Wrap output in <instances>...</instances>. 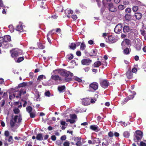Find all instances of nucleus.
Masks as SVG:
<instances>
[{
  "label": "nucleus",
  "instance_id": "393cba45",
  "mask_svg": "<svg viewBox=\"0 0 146 146\" xmlns=\"http://www.w3.org/2000/svg\"><path fill=\"white\" fill-rule=\"evenodd\" d=\"M2 46L3 47L5 48H7L9 47V46L12 47V45L9 44L7 43L6 42H4L3 43Z\"/></svg>",
  "mask_w": 146,
  "mask_h": 146
},
{
  "label": "nucleus",
  "instance_id": "4be33fe9",
  "mask_svg": "<svg viewBox=\"0 0 146 146\" xmlns=\"http://www.w3.org/2000/svg\"><path fill=\"white\" fill-rule=\"evenodd\" d=\"M36 139L39 141H41L43 140V138L42 134V133H38L37 135Z\"/></svg>",
  "mask_w": 146,
  "mask_h": 146
},
{
  "label": "nucleus",
  "instance_id": "bb28decb",
  "mask_svg": "<svg viewBox=\"0 0 146 146\" xmlns=\"http://www.w3.org/2000/svg\"><path fill=\"white\" fill-rule=\"evenodd\" d=\"M135 16L137 19H139L141 18L142 17V14L140 13H137L135 14Z\"/></svg>",
  "mask_w": 146,
  "mask_h": 146
},
{
  "label": "nucleus",
  "instance_id": "4468645a",
  "mask_svg": "<svg viewBox=\"0 0 146 146\" xmlns=\"http://www.w3.org/2000/svg\"><path fill=\"white\" fill-rule=\"evenodd\" d=\"M18 92H17L16 91L15 92L12 94H10L9 98L10 100H12V99L14 98L15 97H16L17 98H19V94L18 95Z\"/></svg>",
  "mask_w": 146,
  "mask_h": 146
},
{
  "label": "nucleus",
  "instance_id": "3c124183",
  "mask_svg": "<svg viewBox=\"0 0 146 146\" xmlns=\"http://www.w3.org/2000/svg\"><path fill=\"white\" fill-rule=\"evenodd\" d=\"M138 9V7L137 6H134L133 7L132 10L134 12L136 11Z\"/></svg>",
  "mask_w": 146,
  "mask_h": 146
},
{
  "label": "nucleus",
  "instance_id": "c85d7f7f",
  "mask_svg": "<svg viewBox=\"0 0 146 146\" xmlns=\"http://www.w3.org/2000/svg\"><path fill=\"white\" fill-rule=\"evenodd\" d=\"M98 143L100 144L101 143L100 141L98 138H94L93 139V144H95L96 143Z\"/></svg>",
  "mask_w": 146,
  "mask_h": 146
},
{
  "label": "nucleus",
  "instance_id": "864d4df0",
  "mask_svg": "<svg viewBox=\"0 0 146 146\" xmlns=\"http://www.w3.org/2000/svg\"><path fill=\"white\" fill-rule=\"evenodd\" d=\"M129 100L128 99V97H127L125 98L123 101L122 102V104H125L126 102H127V101Z\"/></svg>",
  "mask_w": 146,
  "mask_h": 146
},
{
  "label": "nucleus",
  "instance_id": "bf43d9fd",
  "mask_svg": "<svg viewBox=\"0 0 146 146\" xmlns=\"http://www.w3.org/2000/svg\"><path fill=\"white\" fill-rule=\"evenodd\" d=\"M70 143L68 141H65L63 144L64 146H69Z\"/></svg>",
  "mask_w": 146,
  "mask_h": 146
},
{
  "label": "nucleus",
  "instance_id": "e2e57ef3",
  "mask_svg": "<svg viewBox=\"0 0 146 146\" xmlns=\"http://www.w3.org/2000/svg\"><path fill=\"white\" fill-rule=\"evenodd\" d=\"M74 79L76 80L79 82H80L82 81V80L80 78H78V77H75Z\"/></svg>",
  "mask_w": 146,
  "mask_h": 146
},
{
  "label": "nucleus",
  "instance_id": "680f3d73",
  "mask_svg": "<svg viewBox=\"0 0 146 146\" xmlns=\"http://www.w3.org/2000/svg\"><path fill=\"white\" fill-rule=\"evenodd\" d=\"M125 18L127 20H129L131 18V16L130 15L126 14L125 15Z\"/></svg>",
  "mask_w": 146,
  "mask_h": 146
},
{
  "label": "nucleus",
  "instance_id": "a18cd8bd",
  "mask_svg": "<svg viewBox=\"0 0 146 146\" xmlns=\"http://www.w3.org/2000/svg\"><path fill=\"white\" fill-rule=\"evenodd\" d=\"M30 114V117L31 118H34L36 116L35 113L34 112H31L29 113Z\"/></svg>",
  "mask_w": 146,
  "mask_h": 146
},
{
  "label": "nucleus",
  "instance_id": "79ce46f5",
  "mask_svg": "<svg viewBox=\"0 0 146 146\" xmlns=\"http://www.w3.org/2000/svg\"><path fill=\"white\" fill-rule=\"evenodd\" d=\"M137 49L140 50L141 48V44L140 42H139L135 45Z\"/></svg>",
  "mask_w": 146,
  "mask_h": 146
},
{
  "label": "nucleus",
  "instance_id": "8fccbe9b",
  "mask_svg": "<svg viewBox=\"0 0 146 146\" xmlns=\"http://www.w3.org/2000/svg\"><path fill=\"white\" fill-rule=\"evenodd\" d=\"M44 94L45 96L48 97H49L50 96V93L49 91L46 92H45Z\"/></svg>",
  "mask_w": 146,
  "mask_h": 146
},
{
  "label": "nucleus",
  "instance_id": "dca6fc26",
  "mask_svg": "<svg viewBox=\"0 0 146 146\" xmlns=\"http://www.w3.org/2000/svg\"><path fill=\"white\" fill-rule=\"evenodd\" d=\"M51 78L53 80L57 81L58 80H62L61 78L59 76L57 75H52L51 77Z\"/></svg>",
  "mask_w": 146,
  "mask_h": 146
},
{
  "label": "nucleus",
  "instance_id": "6e6552de",
  "mask_svg": "<svg viewBox=\"0 0 146 146\" xmlns=\"http://www.w3.org/2000/svg\"><path fill=\"white\" fill-rule=\"evenodd\" d=\"M130 44V40L128 39L124 40L121 43L122 48L123 49Z\"/></svg>",
  "mask_w": 146,
  "mask_h": 146
},
{
  "label": "nucleus",
  "instance_id": "58836bf2",
  "mask_svg": "<svg viewBox=\"0 0 146 146\" xmlns=\"http://www.w3.org/2000/svg\"><path fill=\"white\" fill-rule=\"evenodd\" d=\"M24 59V57H21L19 58L17 60H15V62H20Z\"/></svg>",
  "mask_w": 146,
  "mask_h": 146
},
{
  "label": "nucleus",
  "instance_id": "423d86ee",
  "mask_svg": "<svg viewBox=\"0 0 146 146\" xmlns=\"http://www.w3.org/2000/svg\"><path fill=\"white\" fill-rule=\"evenodd\" d=\"M117 41V39H115L112 36H110L108 37V39H106V42L110 43H113L116 42Z\"/></svg>",
  "mask_w": 146,
  "mask_h": 146
},
{
  "label": "nucleus",
  "instance_id": "f8f14e48",
  "mask_svg": "<svg viewBox=\"0 0 146 146\" xmlns=\"http://www.w3.org/2000/svg\"><path fill=\"white\" fill-rule=\"evenodd\" d=\"M92 62L91 60L89 59H84L82 60L81 62L83 65H89Z\"/></svg>",
  "mask_w": 146,
  "mask_h": 146
},
{
  "label": "nucleus",
  "instance_id": "5fc2aeb1",
  "mask_svg": "<svg viewBox=\"0 0 146 146\" xmlns=\"http://www.w3.org/2000/svg\"><path fill=\"white\" fill-rule=\"evenodd\" d=\"M131 9L130 8H127L125 10V12L127 13H129L131 12Z\"/></svg>",
  "mask_w": 146,
  "mask_h": 146
},
{
  "label": "nucleus",
  "instance_id": "9d476101",
  "mask_svg": "<svg viewBox=\"0 0 146 146\" xmlns=\"http://www.w3.org/2000/svg\"><path fill=\"white\" fill-rule=\"evenodd\" d=\"M100 85L103 88H106L109 86V82L107 80H104L101 82Z\"/></svg>",
  "mask_w": 146,
  "mask_h": 146
},
{
  "label": "nucleus",
  "instance_id": "49530a36",
  "mask_svg": "<svg viewBox=\"0 0 146 146\" xmlns=\"http://www.w3.org/2000/svg\"><path fill=\"white\" fill-rule=\"evenodd\" d=\"M81 138L80 137H76L74 138V141L76 142H80V141Z\"/></svg>",
  "mask_w": 146,
  "mask_h": 146
},
{
  "label": "nucleus",
  "instance_id": "ea45409f",
  "mask_svg": "<svg viewBox=\"0 0 146 146\" xmlns=\"http://www.w3.org/2000/svg\"><path fill=\"white\" fill-rule=\"evenodd\" d=\"M86 45L84 43H82L81 44L80 49L81 50H84L86 48Z\"/></svg>",
  "mask_w": 146,
  "mask_h": 146
},
{
  "label": "nucleus",
  "instance_id": "09e8293b",
  "mask_svg": "<svg viewBox=\"0 0 146 146\" xmlns=\"http://www.w3.org/2000/svg\"><path fill=\"white\" fill-rule=\"evenodd\" d=\"M4 39L3 37H0V46H1L3 43L4 42L3 40Z\"/></svg>",
  "mask_w": 146,
  "mask_h": 146
},
{
  "label": "nucleus",
  "instance_id": "473e14b6",
  "mask_svg": "<svg viewBox=\"0 0 146 146\" xmlns=\"http://www.w3.org/2000/svg\"><path fill=\"white\" fill-rule=\"evenodd\" d=\"M96 51L97 50L96 49L92 50L90 53V55L91 56H95L97 53Z\"/></svg>",
  "mask_w": 146,
  "mask_h": 146
},
{
  "label": "nucleus",
  "instance_id": "69168bd1",
  "mask_svg": "<svg viewBox=\"0 0 146 146\" xmlns=\"http://www.w3.org/2000/svg\"><path fill=\"white\" fill-rule=\"evenodd\" d=\"M121 125L123 126H126L127 125V124L125 123V122H120Z\"/></svg>",
  "mask_w": 146,
  "mask_h": 146
},
{
  "label": "nucleus",
  "instance_id": "f704fd0d",
  "mask_svg": "<svg viewBox=\"0 0 146 146\" xmlns=\"http://www.w3.org/2000/svg\"><path fill=\"white\" fill-rule=\"evenodd\" d=\"M123 135L124 137L128 138L129 137L130 133L128 132L125 131L123 133Z\"/></svg>",
  "mask_w": 146,
  "mask_h": 146
},
{
  "label": "nucleus",
  "instance_id": "4d7b16f0",
  "mask_svg": "<svg viewBox=\"0 0 146 146\" xmlns=\"http://www.w3.org/2000/svg\"><path fill=\"white\" fill-rule=\"evenodd\" d=\"M10 31L11 33H12L14 31V30L13 28V27L12 25H10L9 26Z\"/></svg>",
  "mask_w": 146,
  "mask_h": 146
},
{
  "label": "nucleus",
  "instance_id": "e433bc0d",
  "mask_svg": "<svg viewBox=\"0 0 146 146\" xmlns=\"http://www.w3.org/2000/svg\"><path fill=\"white\" fill-rule=\"evenodd\" d=\"M69 47L70 48L74 50L76 48V45L75 43H72L69 46Z\"/></svg>",
  "mask_w": 146,
  "mask_h": 146
},
{
  "label": "nucleus",
  "instance_id": "37998d69",
  "mask_svg": "<svg viewBox=\"0 0 146 146\" xmlns=\"http://www.w3.org/2000/svg\"><path fill=\"white\" fill-rule=\"evenodd\" d=\"M44 77L45 78H46L45 76L43 75H40L38 76L37 80L40 81L42 80Z\"/></svg>",
  "mask_w": 146,
  "mask_h": 146
},
{
  "label": "nucleus",
  "instance_id": "f3484780",
  "mask_svg": "<svg viewBox=\"0 0 146 146\" xmlns=\"http://www.w3.org/2000/svg\"><path fill=\"white\" fill-rule=\"evenodd\" d=\"M5 140L6 141H7L11 144H13V137L12 136H10L9 137H7V139L5 138Z\"/></svg>",
  "mask_w": 146,
  "mask_h": 146
},
{
  "label": "nucleus",
  "instance_id": "6e6d98bb",
  "mask_svg": "<svg viewBox=\"0 0 146 146\" xmlns=\"http://www.w3.org/2000/svg\"><path fill=\"white\" fill-rule=\"evenodd\" d=\"M38 46L39 48L41 49H43L44 48V46L40 43L38 44Z\"/></svg>",
  "mask_w": 146,
  "mask_h": 146
},
{
  "label": "nucleus",
  "instance_id": "0eeeda50",
  "mask_svg": "<svg viewBox=\"0 0 146 146\" xmlns=\"http://www.w3.org/2000/svg\"><path fill=\"white\" fill-rule=\"evenodd\" d=\"M122 29V24L121 23H119L116 26L114 29V31L115 33H118L121 31Z\"/></svg>",
  "mask_w": 146,
  "mask_h": 146
},
{
  "label": "nucleus",
  "instance_id": "774afa93",
  "mask_svg": "<svg viewBox=\"0 0 146 146\" xmlns=\"http://www.w3.org/2000/svg\"><path fill=\"white\" fill-rule=\"evenodd\" d=\"M56 143L58 145V146H60L61 144V142L59 140L57 141H56Z\"/></svg>",
  "mask_w": 146,
  "mask_h": 146
},
{
  "label": "nucleus",
  "instance_id": "052dcab7",
  "mask_svg": "<svg viewBox=\"0 0 146 146\" xmlns=\"http://www.w3.org/2000/svg\"><path fill=\"white\" fill-rule=\"evenodd\" d=\"M108 135L109 137H111L113 136L114 134L112 132L110 131L108 133Z\"/></svg>",
  "mask_w": 146,
  "mask_h": 146
},
{
  "label": "nucleus",
  "instance_id": "412c9836",
  "mask_svg": "<svg viewBox=\"0 0 146 146\" xmlns=\"http://www.w3.org/2000/svg\"><path fill=\"white\" fill-rule=\"evenodd\" d=\"M126 76L129 79H131L133 77V73L132 72L129 70H128L126 73Z\"/></svg>",
  "mask_w": 146,
  "mask_h": 146
},
{
  "label": "nucleus",
  "instance_id": "338daca9",
  "mask_svg": "<svg viewBox=\"0 0 146 146\" xmlns=\"http://www.w3.org/2000/svg\"><path fill=\"white\" fill-rule=\"evenodd\" d=\"M72 18L74 20H76L77 18V16L76 15H73L72 16Z\"/></svg>",
  "mask_w": 146,
  "mask_h": 146
},
{
  "label": "nucleus",
  "instance_id": "ddd939ff",
  "mask_svg": "<svg viewBox=\"0 0 146 146\" xmlns=\"http://www.w3.org/2000/svg\"><path fill=\"white\" fill-rule=\"evenodd\" d=\"M90 129L95 132H97L100 131V129H99L98 127L95 125H92L90 126Z\"/></svg>",
  "mask_w": 146,
  "mask_h": 146
},
{
  "label": "nucleus",
  "instance_id": "603ef678",
  "mask_svg": "<svg viewBox=\"0 0 146 146\" xmlns=\"http://www.w3.org/2000/svg\"><path fill=\"white\" fill-rule=\"evenodd\" d=\"M118 8L119 10H123L125 8V7L123 5H119L118 7Z\"/></svg>",
  "mask_w": 146,
  "mask_h": 146
},
{
  "label": "nucleus",
  "instance_id": "de8ad7c7",
  "mask_svg": "<svg viewBox=\"0 0 146 146\" xmlns=\"http://www.w3.org/2000/svg\"><path fill=\"white\" fill-rule=\"evenodd\" d=\"M123 52L124 54H127L129 53V50L128 48H126L124 50Z\"/></svg>",
  "mask_w": 146,
  "mask_h": 146
},
{
  "label": "nucleus",
  "instance_id": "aec40b11",
  "mask_svg": "<svg viewBox=\"0 0 146 146\" xmlns=\"http://www.w3.org/2000/svg\"><path fill=\"white\" fill-rule=\"evenodd\" d=\"M3 40L4 42H7L11 40V37L9 35H7L4 36Z\"/></svg>",
  "mask_w": 146,
  "mask_h": 146
},
{
  "label": "nucleus",
  "instance_id": "5701e85b",
  "mask_svg": "<svg viewBox=\"0 0 146 146\" xmlns=\"http://www.w3.org/2000/svg\"><path fill=\"white\" fill-rule=\"evenodd\" d=\"M16 30L20 32L23 31V27L21 24H19L17 26Z\"/></svg>",
  "mask_w": 146,
  "mask_h": 146
},
{
  "label": "nucleus",
  "instance_id": "f257e3e1",
  "mask_svg": "<svg viewBox=\"0 0 146 146\" xmlns=\"http://www.w3.org/2000/svg\"><path fill=\"white\" fill-rule=\"evenodd\" d=\"M22 119L21 115L13 116L10 122V127L12 131L14 132L20 125Z\"/></svg>",
  "mask_w": 146,
  "mask_h": 146
},
{
  "label": "nucleus",
  "instance_id": "0e129e2a",
  "mask_svg": "<svg viewBox=\"0 0 146 146\" xmlns=\"http://www.w3.org/2000/svg\"><path fill=\"white\" fill-rule=\"evenodd\" d=\"M140 146H146V144L143 141L140 142Z\"/></svg>",
  "mask_w": 146,
  "mask_h": 146
},
{
  "label": "nucleus",
  "instance_id": "c03bdc74",
  "mask_svg": "<svg viewBox=\"0 0 146 146\" xmlns=\"http://www.w3.org/2000/svg\"><path fill=\"white\" fill-rule=\"evenodd\" d=\"M13 111L15 114H18L20 111L19 109L17 108H15Z\"/></svg>",
  "mask_w": 146,
  "mask_h": 146
},
{
  "label": "nucleus",
  "instance_id": "c756f323",
  "mask_svg": "<svg viewBox=\"0 0 146 146\" xmlns=\"http://www.w3.org/2000/svg\"><path fill=\"white\" fill-rule=\"evenodd\" d=\"M102 145H104L105 146H108L109 145V143L107 141L106 139H104L102 140Z\"/></svg>",
  "mask_w": 146,
  "mask_h": 146
},
{
  "label": "nucleus",
  "instance_id": "c9c22d12",
  "mask_svg": "<svg viewBox=\"0 0 146 146\" xmlns=\"http://www.w3.org/2000/svg\"><path fill=\"white\" fill-rule=\"evenodd\" d=\"M27 111L29 113L32 112V108L30 106H28L26 108Z\"/></svg>",
  "mask_w": 146,
  "mask_h": 146
},
{
  "label": "nucleus",
  "instance_id": "4c0bfd02",
  "mask_svg": "<svg viewBox=\"0 0 146 146\" xmlns=\"http://www.w3.org/2000/svg\"><path fill=\"white\" fill-rule=\"evenodd\" d=\"M9 135H10V133L9 131H5L4 135L5 136V138H6V139H7V137H9L10 136Z\"/></svg>",
  "mask_w": 146,
  "mask_h": 146
},
{
  "label": "nucleus",
  "instance_id": "cd10ccee",
  "mask_svg": "<svg viewBox=\"0 0 146 146\" xmlns=\"http://www.w3.org/2000/svg\"><path fill=\"white\" fill-rule=\"evenodd\" d=\"M73 54H70L67 55L66 57V58L67 60L69 61L72 60L73 58Z\"/></svg>",
  "mask_w": 146,
  "mask_h": 146
},
{
  "label": "nucleus",
  "instance_id": "b1692460",
  "mask_svg": "<svg viewBox=\"0 0 146 146\" xmlns=\"http://www.w3.org/2000/svg\"><path fill=\"white\" fill-rule=\"evenodd\" d=\"M98 94H95L94 96V97L93 98L90 99V103L92 104L94 103L97 100V99L98 98Z\"/></svg>",
  "mask_w": 146,
  "mask_h": 146
},
{
  "label": "nucleus",
  "instance_id": "a19ab883",
  "mask_svg": "<svg viewBox=\"0 0 146 146\" xmlns=\"http://www.w3.org/2000/svg\"><path fill=\"white\" fill-rule=\"evenodd\" d=\"M133 95H130L127 97L129 100L132 99L134 97V95L136 94V93L135 92H133Z\"/></svg>",
  "mask_w": 146,
  "mask_h": 146
},
{
  "label": "nucleus",
  "instance_id": "2eb2a0df",
  "mask_svg": "<svg viewBox=\"0 0 146 146\" xmlns=\"http://www.w3.org/2000/svg\"><path fill=\"white\" fill-rule=\"evenodd\" d=\"M109 10L111 12H114L116 11L115 8L112 3H110L109 4Z\"/></svg>",
  "mask_w": 146,
  "mask_h": 146
},
{
  "label": "nucleus",
  "instance_id": "7ed1b4c3",
  "mask_svg": "<svg viewBox=\"0 0 146 146\" xmlns=\"http://www.w3.org/2000/svg\"><path fill=\"white\" fill-rule=\"evenodd\" d=\"M143 137V133L139 130L137 131L134 135V140L135 142L141 140Z\"/></svg>",
  "mask_w": 146,
  "mask_h": 146
},
{
  "label": "nucleus",
  "instance_id": "9b49d317",
  "mask_svg": "<svg viewBox=\"0 0 146 146\" xmlns=\"http://www.w3.org/2000/svg\"><path fill=\"white\" fill-rule=\"evenodd\" d=\"M26 87H23L22 88H21L19 91H16L18 92V95L19 94V97L21 96V94H25L26 93Z\"/></svg>",
  "mask_w": 146,
  "mask_h": 146
},
{
  "label": "nucleus",
  "instance_id": "f03ea898",
  "mask_svg": "<svg viewBox=\"0 0 146 146\" xmlns=\"http://www.w3.org/2000/svg\"><path fill=\"white\" fill-rule=\"evenodd\" d=\"M57 72L60 74L62 76L66 78L65 80L66 82H68L71 80V79L70 78H66L68 76V73H69V71H67L64 69H61L58 70H54L53 72V73H54Z\"/></svg>",
  "mask_w": 146,
  "mask_h": 146
},
{
  "label": "nucleus",
  "instance_id": "a211bd4d",
  "mask_svg": "<svg viewBox=\"0 0 146 146\" xmlns=\"http://www.w3.org/2000/svg\"><path fill=\"white\" fill-rule=\"evenodd\" d=\"M73 12V11L70 9H66L65 11V14L67 15V17L68 18H70V17L67 15H69L70 14H72Z\"/></svg>",
  "mask_w": 146,
  "mask_h": 146
},
{
  "label": "nucleus",
  "instance_id": "7c9ffc66",
  "mask_svg": "<svg viewBox=\"0 0 146 146\" xmlns=\"http://www.w3.org/2000/svg\"><path fill=\"white\" fill-rule=\"evenodd\" d=\"M101 65V62L100 61L95 62L94 64V66L96 67H98Z\"/></svg>",
  "mask_w": 146,
  "mask_h": 146
},
{
  "label": "nucleus",
  "instance_id": "a878e982",
  "mask_svg": "<svg viewBox=\"0 0 146 146\" xmlns=\"http://www.w3.org/2000/svg\"><path fill=\"white\" fill-rule=\"evenodd\" d=\"M65 88V87L64 86H59L58 88V91L60 92H63Z\"/></svg>",
  "mask_w": 146,
  "mask_h": 146
},
{
  "label": "nucleus",
  "instance_id": "39448f33",
  "mask_svg": "<svg viewBox=\"0 0 146 146\" xmlns=\"http://www.w3.org/2000/svg\"><path fill=\"white\" fill-rule=\"evenodd\" d=\"M98 88V84L96 82H93L89 85V90H88L89 91L94 92Z\"/></svg>",
  "mask_w": 146,
  "mask_h": 146
},
{
  "label": "nucleus",
  "instance_id": "2f4dec72",
  "mask_svg": "<svg viewBox=\"0 0 146 146\" xmlns=\"http://www.w3.org/2000/svg\"><path fill=\"white\" fill-rule=\"evenodd\" d=\"M26 83L25 82L19 84L17 87V88H22L23 87H25L26 86Z\"/></svg>",
  "mask_w": 146,
  "mask_h": 146
},
{
  "label": "nucleus",
  "instance_id": "20e7f679",
  "mask_svg": "<svg viewBox=\"0 0 146 146\" xmlns=\"http://www.w3.org/2000/svg\"><path fill=\"white\" fill-rule=\"evenodd\" d=\"M22 54L21 50L15 49L12 50L11 52V56L13 58L16 57Z\"/></svg>",
  "mask_w": 146,
  "mask_h": 146
},
{
  "label": "nucleus",
  "instance_id": "6ab92c4d",
  "mask_svg": "<svg viewBox=\"0 0 146 146\" xmlns=\"http://www.w3.org/2000/svg\"><path fill=\"white\" fill-rule=\"evenodd\" d=\"M123 30L125 33H128L130 30V28L128 25H125L123 27Z\"/></svg>",
  "mask_w": 146,
  "mask_h": 146
},
{
  "label": "nucleus",
  "instance_id": "72a5a7b5",
  "mask_svg": "<svg viewBox=\"0 0 146 146\" xmlns=\"http://www.w3.org/2000/svg\"><path fill=\"white\" fill-rule=\"evenodd\" d=\"M53 31H54V30H52L51 31H50L47 34V39H48V42L49 43L51 42V40L50 39L49 37V36H51V35H52V32Z\"/></svg>",
  "mask_w": 146,
  "mask_h": 146
},
{
  "label": "nucleus",
  "instance_id": "1a4fd4ad",
  "mask_svg": "<svg viewBox=\"0 0 146 146\" xmlns=\"http://www.w3.org/2000/svg\"><path fill=\"white\" fill-rule=\"evenodd\" d=\"M90 100L88 98H84L82 100V103L84 105L87 106L90 104Z\"/></svg>",
  "mask_w": 146,
  "mask_h": 146
},
{
  "label": "nucleus",
  "instance_id": "13d9d810",
  "mask_svg": "<svg viewBox=\"0 0 146 146\" xmlns=\"http://www.w3.org/2000/svg\"><path fill=\"white\" fill-rule=\"evenodd\" d=\"M70 117L72 119H76L77 117L76 115L75 114L70 115Z\"/></svg>",
  "mask_w": 146,
  "mask_h": 146
}]
</instances>
